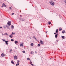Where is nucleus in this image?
<instances>
[{
  "instance_id": "1",
  "label": "nucleus",
  "mask_w": 66,
  "mask_h": 66,
  "mask_svg": "<svg viewBox=\"0 0 66 66\" xmlns=\"http://www.w3.org/2000/svg\"><path fill=\"white\" fill-rule=\"evenodd\" d=\"M12 22H11V21H8V22L7 23V24L8 25H9V27L10 26V25H11V23Z\"/></svg>"
},
{
  "instance_id": "22",
  "label": "nucleus",
  "mask_w": 66,
  "mask_h": 66,
  "mask_svg": "<svg viewBox=\"0 0 66 66\" xmlns=\"http://www.w3.org/2000/svg\"><path fill=\"white\" fill-rule=\"evenodd\" d=\"M40 44H39L38 45V47H40Z\"/></svg>"
},
{
  "instance_id": "24",
  "label": "nucleus",
  "mask_w": 66,
  "mask_h": 66,
  "mask_svg": "<svg viewBox=\"0 0 66 66\" xmlns=\"http://www.w3.org/2000/svg\"><path fill=\"white\" fill-rule=\"evenodd\" d=\"M4 35H6L7 36V35H8V34H7V33H5L4 34Z\"/></svg>"
},
{
  "instance_id": "23",
  "label": "nucleus",
  "mask_w": 66,
  "mask_h": 66,
  "mask_svg": "<svg viewBox=\"0 0 66 66\" xmlns=\"http://www.w3.org/2000/svg\"><path fill=\"white\" fill-rule=\"evenodd\" d=\"M6 28H7V29H9V27L8 26H7V25H6Z\"/></svg>"
},
{
  "instance_id": "25",
  "label": "nucleus",
  "mask_w": 66,
  "mask_h": 66,
  "mask_svg": "<svg viewBox=\"0 0 66 66\" xmlns=\"http://www.w3.org/2000/svg\"><path fill=\"white\" fill-rule=\"evenodd\" d=\"M14 28V26L13 25H12L11 26V28L12 29H13Z\"/></svg>"
},
{
  "instance_id": "17",
  "label": "nucleus",
  "mask_w": 66,
  "mask_h": 66,
  "mask_svg": "<svg viewBox=\"0 0 66 66\" xmlns=\"http://www.w3.org/2000/svg\"><path fill=\"white\" fill-rule=\"evenodd\" d=\"M33 38H34L36 40V38H35V36H33Z\"/></svg>"
},
{
  "instance_id": "26",
  "label": "nucleus",
  "mask_w": 66,
  "mask_h": 66,
  "mask_svg": "<svg viewBox=\"0 0 66 66\" xmlns=\"http://www.w3.org/2000/svg\"><path fill=\"white\" fill-rule=\"evenodd\" d=\"M61 30H62V28H59V31H61Z\"/></svg>"
},
{
  "instance_id": "39",
  "label": "nucleus",
  "mask_w": 66,
  "mask_h": 66,
  "mask_svg": "<svg viewBox=\"0 0 66 66\" xmlns=\"http://www.w3.org/2000/svg\"><path fill=\"white\" fill-rule=\"evenodd\" d=\"M2 28V27H0V29L1 28Z\"/></svg>"
},
{
  "instance_id": "20",
  "label": "nucleus",
  "mask_w": 66,
  "mask_h": 66,
  "mask_svg": "<svg viewBox=\"0 0 66 66\" xmlns=\"http://www.w3.org/2000/svg\"><path fill=\"white\" fill-rule=\"evenodd\" d=\"M13 62V60L11 61V63L13 64H14V62Z\"/></svg>"
},
{
  "instance_id": "30",
  "label": "nucleus",
  "mask_w": 66,
  "mask_h": 66,
  "mask_svg": "<svg viewBox=\"0 0 66 66\" xmlns=\"http://www.w3.org/2000/svg\"><path fill=\"white\" fill-rule=\"evenodd\" d=\"M22 52H23V53H25V51H22Z\"/></svg>"
},
{
  "instance_id": "47",
  "label": "nucleus",
  "mask_w": 66,
  "mask_h": 66,
  "mask_svg": "<svg viewBox=\"0 0 66 66\" xmlns=\"http://www.w3.org/2000/svg\"><path fill=\"white\" fill-rule=\"evenodd\" d=\"M35 53H37V52H35Z\"/></svg>"
},
{
  "instance_id": "43",
  "label": "nucleus",
  "mask_w": 66,
  "mask_h": 66,
  "mask_svg": "<svg viewBox=\"0 0 66 66\" xmlns=\"http://www.w3.org/2000/svg\"><path fill=\"white\" fill-rule=\"evenodd\" d=\"M56 41H57V42H58V40H56Z\"/></svg>"
},
{
  "instance_id": "44",
  "label": "nucleus",
  "mask_w": 66,
  "mask_h": 66,
  "mask_svg": "<svg viewBox=\"0 0 66 66\" xmlns=\"http://www.w3.org/2000/svg\"><path fill=\"white\" fill-rule=\"evenodd\" d=\"M54 34H55H55H56V33H54Z\"/></svg>"
},
{
  "instance_id": "41",
  "label": "nucleus",
  "mask_w": 66,
  "mask_h": 66,
  "mask_svg": "<svg viewBox=\"0 0 66 66\" xmlns=\"http://www.w3.org/2000/svg\"><path fill=\"white\" fill-rule=\"evenodd\" d=\"M9 52H11V51H9Z\"/></svg>"
},
{
  "instance_id": "46",
  "label": "nucleus",
  "mask_w": 66,
  "mask_h": 66,
  "mask_svg": "<svg viewBox=\"0 0 66 66\" xmlns=\"http://www.w3.org/2000/svg\"><path fill=\"white\" fill-rule=\"evenodd\" d=\"M30 39H31V37H30Z\"/></svg>"
},
{
  "instance_id": "28",
  "label": "nucleus",
  "mask_w": 66,
  "mask_h": 66,
  "mask_svg": "<svg viewBox=\"0 0 66 66\" xmlns=\"http://www.w3.org/2000/svg\"><path fill=\"white\" fill-rule=\"evenodd\" d=\"M18 64H16V66H18V65H19V63H18Z\"/></svg>"
},
{
  "instance_id": "31",
  "label": "nucleus",
  "mask_w": 66,
  "mask_h": 66,
  "mask_svg": "<svg viewBox=\"0 0 66 66\" xmlns=\"http://www.w3.org/2000/svg\"><path fill=\"white\" fill-rule=\"evenodd\" d=\"M14 13H12L11 15H14Z\"/></svg>"
},
{
  "instance_id": "15",
  "label": "nucleus",
  "mask_w": 66,
  "mask_h": 66,
  "mask_svg": "<svg viewBox=\"0 0 66 66\" xmlns=\"http://www.w3.org/2000/svg\"><path fill=\"white\" fill-rule=\"evenodd\" d=\"M58 29H57L56 30V33H58Z\"/></svg>"
},
{
  "instance_id": "8",
  "label": "nucleus",
  "mask_w": 66,
  "mask_h": 66,
  "mask_svg": "<svg viewBox=\"0 0 66 66\" xmlns=\"http://www.w3.org/2000/svg\"><path fill=\"white\" fill-rule=\"evenodd\" d=\"M20 20H21L22 21H23V19L21 18H20Z\"/></svg>"
},
{
  "instance_id": "5",
  "label": "nucleus",
  "mask_w": 66,
  "mask_h": 66,
  "mask_svg": "<svg viewBox=\"0 0 66 66\" xmlns=\"http://www.w3.org/2000/svg\"><path fill=\"white\" fill-rule=\"evenodd\" d=\"M20 46L22 47H23V43H21L20 44Z\"/></svg>"
},
{
  "instance_id": "45",
  "label": "nucleus",
  "mask_w": 66,
  "mask_h": 66,
  "mask_svg": "<svg viewBox=\"0 0 66 66\" xmlns=\"http://www.w3.org/2000/svg\"><path fill=\"white\" fill-rule=\"evenodd\" d=\"M12 49H11L10 50L11 51H12Z\"/></svg>"
},
{
  "instance_id": "27",
  "label": "nucleus",
  "mask_w": 66,
  "mask_h": 66,
  "mask_svg": "<svg viewBox=\"0 0 66 66\" xmlns=\"http://www.w3.org/2000/svg\"><path fill=\"white\" fill-rule=\"evenodd\" d=\"M55 37L56 38H57V36L56 35H55Z\"/></svg>"
},
{
  "instance_id": "12",
  "label": "nucleus",
  "mask_w": 66,
  "mask_h": 66,
  "mask_svg": "<svg viewBox=\"0 0 66 66\" xmlns=\"http://www.w3.org/2000/svg\"><path fill=\"white\" fill-rule=\"evenodd\" d=\"M30 64H31V65H32V66H33V64H32V62H31V61H30Z\"/></svg>"
},
{
  "instance_id": "9",
  "label": "nucleus",
  "mask_w": 66,
  "mask_h": 66,
  "mask_svg": "<svg viewBox=\"0 0 66 66\" xmlns=\"http://www.w3.org/2000/svg\"><path fill=\"white\" fill-rule=\"evenodd\" d=\"M5 43L7 45H8V41H5Z\"/></svg>"
},
{
  "instance_id": "34",
  "label": "nucleus",
  "mask_w": 66,
  "mask_h": 66,
  "mask_svg": "<svg viewBox=\"0 0 66 66\" xmlns=\"http://www.w3.org/2000/svg\"><path fill=\"white\" fill-rule=\"evenodd\" d=\"M56 35H57H57H59V34H57V33L56 34Z\"/></svg>"
},
{
  "instance_id": "40",
  "label": "nucleus",
  "mask_w": 66,
  "mask_h": 66,
  "mask_svg": "<svg viewBox=\"0 0 66 66\" xmlns=\"http://www.w3.org/2000/svg\"><path fill=\"white\" fill-rule=\"evenodd\" d=\"M3 40L4 42V41H5V40H4V39H3Z\"/></svg>"
},
{
  "instance_id": "37",
  "label": "nucleus",
  "mask_w": 66,
  "mask_h": 66,
  "mask_svg": "<svg viewBox=\"0 0 66 66\" xmlns=\"http://www.w3.org/2000/svg\"><path fill=\"white\" fill-rule=\"evenodd\" d=\"M1 6V7H3V6Z\"/></svg>"
},
{
  "instance_id": "48",
  "label": "nucleus",
  "mask_w": 66,
  "mask_h": 66,
  "mask_svg": "<svg viewBox=\"0 0 66 66\" xmlns=\"http://www.w3.org/2000/svg\"><path fill=\"white\" fill-rule=\"evenodd\" d=\"M15 48H16V47H15Z\"/></svg>"
},
{
  "instance_id": "19",
  "label": "nucleus",
  "mask_w": 66,
  "mask_h": 66,
  "mask_svg": "<svg viewBox=\"0 0 66 66\" xmlns=\"http://www.w3.org/2000/svg\"><path fill=\"white\" fill-rule=\"evenodd\" d=\"M31 54H33L34 53V52H31L30 53Z\"/></svg>"
},
{
  "instance_id": "21",
  "label": "nucleus",
  "mask_w": 66,
  "mask_h": 66,
  "mask_svg": "<svg viewBox=\"0 0 66 66\" xmlns=\"http://www.w3.org/2000/svg\"><path fill=\"white\" fill-rule=\"evenodd\" d=\"M51 22H48L49 24H51Z\"/></svg>"
},
{
  "instance_id": "18",
  "label": "nucleus",
  "mask_w": 66,
  "mask_h": 66,
  "mask_svg": "<svg viewBox=\"0 0 66 66\" xmlns=\"http://www.w3.org/2000/svg\"><path fill=\"white\" fill-rule=\"evenodd\" d=\"M62 37L63 39H65V36H62Z\"/></svg>"
},
{
  "instance_id": "16",
  "label": "nucleus",
  "mask_w": 66,
  "mask_h": 66,
  "mask_svg": "<svg viewBox=\"0 0 66 66\" xmlns=\"http://www.w3.org/2000/svg\"><path fill=\"white\" fill-rule=\"evenodd\" d=\"M15 44H17V43H18V42L17 41H15Z\"/></svg>"
},
{
  "instance_id": "4",
  "label": "nucleus",
  "mask_w": 66,
  "mask_h": 66,
  "mask_svg": "<svg viewBox=\"0 0 66 66\" xmlns=\"http://www.w3.org/2000/svg\"><path fill=\"white\" fill-rule=\"evenodd\" d=\"M14 59L15 60H17L18 58L16 56H15L14 57Z\"/></svg>"
},
{
  "instance_id": "3",
  "label": "nucleus",
  "mask_w": 66,
  "mask_h": 66,
  "mask_svg": "<svg viewBox=\"0 0 66 66\" xmlns=\"http://www.w3.org/2000/svg\"><path fill=\"white\" fill-rule=\"evenodd\" d=\"M40 43L42 44V45H43L44 44V42L42 41V40H40Z\"/></svg>"
},
{
  "instance_id": "14",
  "label": "nucleus",
  "mask_w": 66,
  "mask_h": 66,
  "mask_svg": "<svg viewBox=\"0 0 66 66\" xmlns=\"http://www.w3.org/2000/svg\"><path fill=\"white\" fill-rule=\"evenodd\" d=\"M53 2H52V1H50V3L51 4V3L52 4Z\"/></svg>"
},
{
  "instance_id": "6",
  "label": "nucleus",
  "mask_w": 66,
  "mask_h": 66,
  "mask_svg": "<svg viewBox=\"0 0 66 66\" xmlns=\"http://www.w3.org/2000/svg\"><path fill=\"white\" fill-rule=\"evenodd\" d=\"M33 45H34V44L33 43H31L30 44V46H31V47H33Z\"/></svg>"
},
{
  "instance_id": "36",
  "label": "nucleus",
  "mask_w": 66,
  "mask_h": 66,
  "mask_svg": "<svg viewBox=\"0 0 66 66\" xmlns=\"http://www.w3.org/2000/svg\"><path fill=\"white\" fill-rule=\"evenodd\" d=\"M64 2H65V3H66V0H65Z\"/></svg>"
},
{
  "instance_id": "10",
  "label": "nucleus",
  "mask_w": 66,
  "mask_h": 66,
  "mask_svg": "<svg viewBox=\"0 0 66 66\" xmlns=\"http://www.w3.org/2000/svg\"><path fill=\"white\" fill-rule=\"evenodd\" d=\"M2 5L4 7V6H5V7L6 6L5 5V4H4V3Z\"/></svg>"
},
{
  "instance_id": "42",
  "label": "nucleus",
  "mask_w": 66,
  "mask_h": 66,
  "mask_svg": "<svg viewBox=\"0 0 66 66\" xmlns=\"http://www.w3.org/2000/svg\"><path fill=\"white\" fill-rule=\"evenodd\" d=\"M47 31H46V33H47Z\"/></svg>"
},
{
  "instance_id": "33",
  "label": "nucleus",
  "mask_w": 66,
  "mask_h": 66,
  "mask_svg": "<svg viewBox=\"0 0 66 66\" xmlns=\"http://www.w3.org/2000/svg\"><path fill=\"white\" fill-rule=\"evenodd\" d=\"M9 8L10 10H11V9H12V8H11V7H10Z\"/></svg>"
},
{
  "instance_id": "11",
  "label": "nucleus",
  "mask_w": 66,
  "mask_h": 66,
  "mask_svg": "<svg viewBox=\"0 0 66 66\" xmlns=\"http://www.w3.org/2000/svg\"><path fill=\"white\" fill-rule=\"evenodd\" d=\"M54 4V2H53L51 4L52 5H53Z\"/></svg>"
},
{
  "instance_id": "7",
  "label": "nucleus",
  "mask_w": 66,
  "mask_h": 66,
  "mask_svg": "<svg viewBox=\"0 0 66 66\" xmlns=\"http://www.w3.org/2000/svg\"><path fill=\"white\" fill-rule=\"evenodd\" d=\"M5 55L3 53L2 54H1V56L2 57L4 56Z\"/></svg>"
},
{
  "instance_id": "29",
  "label": "nucleus",
  "mask_w": 66,
  "mask_h": 66,
  "mask_svg": "<svg viewBox=\"0 0 66 66\" xmlns=\"http://www.w3.org/2000/svg\"><path fill=\"white\" fill-rule=\"evenodd\" d=\"M28 60H30V58H27Z\"/></svg>"
},
{
  "instance_id": "13",
  "label": "nucleus",
  "mask_w": 66,
  "mask_h": 66,
  "mask_svg": "<svg viewBox=\"0 0 66 66\" xmlns=\"http://www.w3.org/2000/svg\"><path fill=\"white\" fill-rule=\"evenodd\" d=\"M65 30H63V31H62V33H63V34H64V33H65Z\"/></svg>"
},
{
  "instance_id": "2",
  "label": "nucleus",
  "mask_w": 66,
  "mask_h": 66,
  "mask_svg": "<svg viewBox=\"0 0 66 66\" xmlns=\"http://www.w3.org/2000/svg\"><path fill=\"white\" fill-rule=\"evenodd\" d=\"M13 34H14V32H12V34H11V35H10V37H11V38H12V37L13 36Z\"/></svg>"
},
{
  "instance_id": "35",
  "label": "nucleus",
  "mask_w": 66,
  "mask_h": 66,
  "mask_svg": "<svg viewBox=\"0 0 66 66\" xmlns=\"http://www.w3.org/2000/svg\"><path fill=\"white\" fill-rule=\"evenodd\" d=\"M19 62H20V61H18L17 62V63H19Z\"/></svg>"
},
{
  "instance_id": "49",
  "label": "nucleus",
  "mask_w": 66,
  "mask_h": 66,
  "mask_svg": "<svg viewBox=\"0 0 66 66\" xmlns=\"http://www.w3.org/2000/svg\"><path fill=\"white\" fill-rule=\"evenodd\" d=\"M65 12H66V11H65Z\"/></svg>"
},
{
  "instance_id": "32",
  "label": "nucleus",
  "mask_w": 66,
  "mask_h": 66,
  "mask_svg": "<svg viewBox=\"0 0 66 66\" xmlns=\"http://www.w3.org/2000/svg\"><path fill=\"white\" fill-rule=\"evenodd\" d=\"M11 41H13V42H14V40L13 39H11Z\"/></svg>"
},
{
  "instance_id": "38",
  "label": "nucleus",
  "mask_w": 66,
  "mask_h": 66,
  "mask_svg": "<svg viewBox=\"0 0 66 66\" xmlns=\"http://www.w3.org/2000/svg\"><path fill=\"white\" fill-rule=\"evenodd\" d=\"M20 17H22V16L21 15H20Z\"/></svg>"
}]
</instances>
